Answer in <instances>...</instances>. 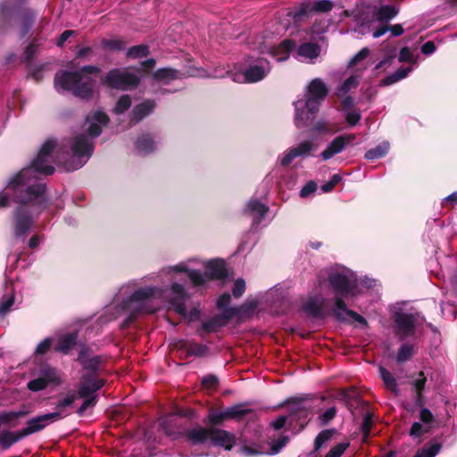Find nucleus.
<instances>
[{
	"mask_svg": "<svg viewBox=\"0 0 457 457\" xmlns=\"http://www.w3.org/2000/svg\"><path fill=\"white\" fill-rule=\"evenodd\" d=\"M108 120L104 112L95 111L87 117L83 133L58 146L54 140L47 139L30 163L8 179L5 191L0 192V208L8 206L11 199L17 204L12 212V232L16 240H25L45 208L46 185L40 181L41 177L53 174L54 164L67 171L84 166L92 155L93 139L101 134Z\"/></svg>",
	"mask_w": 457,
	"mask_h": 457,
	"instance_id": "nucleus-1",
	"label": "nucleus"
},
{
	"mask_svg": "<svg viewBox=\"0 0 457 457\" xmlns=\"http://www.w3.org/2000/svg\"><path fill=\"white\" fill-rule=\"evenodd\" d=\"M169 280L170 284L165 287H143L129 295L130 290L136 287L139 281L133 279L122 285L112 304L106 308V321L127 315L126 321L130 322L137 315L154 313L158 307L153 304L154 300L168 303L176 313L190 322L199 320L198 307H193L188 312L187 311L186 302L189 299V295L185 285L177 279Z\"/></svg>",
	"mask_w": 457,
	"mask_h": 457,
	"instance_id": "nucleus-2",
	"label": "nucleus"
},
{
	"mask_svg": "<svg viewBox=\"0 0 457 457\" xmlns=\"http://www.w3.org/2000/svg\"><path fill=\"white\" fill-rule=\"evenodd\" d=\"M375 286V280L369 278H358L350 269L344 266L330 267L321 270L317 278L316 290L322 295L329 289L335 295L334 306L337 301H350L363 292L364 289Z\"/></svg>",
	"mask_w": 457,
	"mask_h": 457,
	"instance_id": "nucleus-3",
	"label": "nucleus"
},
{
	"mask_svg": "<svg viewBox=\"0 0 457 457\" xmlns=\"http://www.w3.org/2000/svg\"><path fill=\"white\" fill-rule=\"evenodd\" d=\"M179 273H185L193 287H201L212 279L226 277L227 270L225 262L221 259L202 261L194 257L175 265L163 267L158 275L167 277L169 279H176V275Z\"/></svg>",
	"mask_w": 457,
	"mask_h": 457,
	"instance_id": "nucleus-4",
	"label": "nucleus"
},
{
	"mask_svg": "<svg viewBox=\"0 0 457 457\" xmlns=\"http://www.w3.org/2000/svg\"><path fill=\"white\" fill-rule=\"evenodd\" d=\"M98 71L96 66L87 65L74 72H58L54 79V87L59 93L71 91L75 96L88 99L93 95L94 87V80L88 74Z\"/></svg>",
	"mask_w": 457,
	"mask_h": 457,
	"instance_id": "nucleus-5",
	"label": "nucleus"
},
{
	"mask_svg": "<svg viewBox=\"0 0 457 457\" xmlns=\"http://www.w3.org/2000/svg\"><path fill=\"white\" fill-rule=\"evenodd\" d=\"M287 23L279 24L272 32L265 31L254 40L249 42L252 50L260 54H269L277 62L287 61L295 44L291 39H285L277 44L278 37L287 29Z\"/></svg>",
	"mask_w": 457,
	"mask_h": 457,
	"instance_id": "nucleus-6",
	"label": "nucleus"
},
{
	"mask_svg": "<svg viewBox=\"0 0 457 457\" xmlns=\"http://www.w3.org/2000/svg\"><path fill=\"white\" fill-rule=\"evenodd\" d=\"M187 436L193 445H203L210 442L212 445L223 447L226 450H230L235 444L233 434L215 428L197 427L188 430Z\"/></svg>",
	"mask_w": 457,
	"mask_h": 457,
	"instance_id": "nucleus-7",
	"label": "nucleus"
},
{
	"mask_svg": "<svg viewBox=\"0 0 457 457\" xmlns=\"http://www.w3.org/2000/svg\"><path fill=\"white\" fill-rule=\"evenodd\" d=\"M247 67L244 71L230 73V78L237 83H256L262 80L271 71L270 62L263 57L247 56Z\"/></svg>",
	"mask_w": 457,
	"mask_h": 457,
	"instance_id": "nucleus-8",
	"label": "nucleus"
},
{
	"mask_svg": "<svg viewBox=\"0 0 457 457\" xmlns=\"http://www.w3.org/2000/svg\"><path fill=\"white\" fill-rule=\"evenodd\" d=\"M397 13L398 10L392 5H383L378 10L367 7L355 17V31L361 35H367L371 32L374 22L388 21L395 18Z\"/></svg>",
	"mask_w": 457,
	"mask_h": 457,
	"instance_id": "nucleus-9",
	"label": "nucleus"
},
{
	"mask_svg": "<svg viewBox=\"0 0 457 457\" xmlns=\"http://www.w3.org/2000/svg\"><path fill=\"white\" fill-rule=\"evenodd\" d=\"M60 383L61 376L57 370L45 365L38 370L35 378L27 384V387L32 392H38L51 385H59Z\"/></svg>",
	"mask_w": 457,
	"mask_h": 457,
	"instance_id": "nucleus-10",
	"label": "nucleus"
},
{
	"mask_svg": "<svg viewBox=\"0 0 457 457\" xmlns=\"http://www.w3.org/2000/svg\"><path fill=\"white\" fill-rule=\"evenodd\" d=\"M317 150V145L311 140H303L288 149H287L280 156H279V163L287 167L292 162L297 158L305 159L308 157L314 156V153Z\"/></svg>",
	"mask_w": 457,
	"mask_h": 457,
	"instance_id": "nucleus-11",
	"label": "nucleus"
},
{
	"mask_svg": "<svg viewBox=\"0 0 457 457\" xmlns=\"http://www.w3.org/2000/svg\"><path fill=\"white\" fill-rule=\"evenodd\" d=\"M140 78L127 70L113 69L110 71L104 79V83L114 88L129 89L136 87Z\"/></svg>",
	"mask_w": 457,
	"mask_h": 457,
	"instance_id": "nucleus-12",
	"label": "nucleus"
},
{
	"mask_svg": "<svg viewBox=\"0 0 457 457\" xmlns=\"http://www.w3.org/2000/svg\"><path fill=\"white\" fill-rule=\"evenodd\" d=\"M62 419H63V414L62 412H49L35 416L29 419L27 421L26 426L21 429L23 434L22 436L27 437L32 434L39 432L48 425Z\"/></svg>",
	"mask_w": 457,
	"mask_h": 457,
	"instance_id": "nucleus-13",
	"label": "nucleus"
},
{
	"mask_svg": "<svg viewBox=\"0 0 457 457\" xmlns=\"http://www.w3.org/2000/svg\"><path fill=\"white\" fill-rule=\"evenodd\" d=\"M328 92L327 85L320 79H314L307 86L303 100L309 103L311 108L319 109Z\"/></svg>",
	"mask_w": 457,
	"mask_h": 457,
	"instance_id": "nucleus-14",
	"label": "nucleus"
},
{
	"mask_svg": "<svg viewBox=\"0 0 457 457\" xmlns=\"http://www.w3.org/2000/svg\"><path fill=\"white\" fill-rule=\"evenodd\" d=\"M435 418L432 412L428 409L422 407L420 411V420L413 422L410 429V436L413 438L419 439L421 442V437L428 434L434 427Z\"/></svg>",
	"mask_w": 457,
	"mask_h": 457,
	"instance_id": "nucleus-15",
	"label": "nucleus"
},
{
	"mask_svg": "<svg viewBox=\"0 0 457 457\" xmlns=\"http://www.w3.org/2000/svg\"><path fill=\"white\" fill-rule=\"evenodd\" d=\"M354 139L355 136L353 134L337 136L327 145L325 149L320 154L319 157L322 161H328L341 154L347 145L354 141Z\"/></svg>",
	"mask_w": 457,
	"mask_h": 457,
	"instance_id": "nucleus-16",
	"label": "nucleus"
},
{
	"mask_svg": "<svg viewBox=\"0 0 457 457\" xmlns=\"http://www.w3.org/2000/svg\"><path fill=\"white\" fill-rule=\"evenodd\" d=\"M295 125L297 128L308 126L314 119L315 113L319 109L311 108L308 102L303 99L297 100L295 103Z\"/></svg>",
	"mask_w": 457,
	"mask_h": 457,
	"instance_id": "nucleus-17",
	"label": "nucleus"
},
{
	"mask_svg": "<svg viewBox=\"0 0 457 457\" xmlns=\"http://www.w3.org/2000/svg\"><path fill=\"white\" fill-rule=\"evenodd\" d=\"M104 382L94 374H83L80 381V385L78 390V396L81 398H87L89 396H95L94 394L99 390Z\"/></svg>",
	"mask_w": 457,
	"mask_h": 457,
	"instance_id": "nucleus-18",
	"label": "nucleus"
},
{
	"mask_svg": "<svg viewBox=\"0 0 457 457\" xmlns=\"http://www.w3.org/2000/svg\"><path fill=\"white\" fill-rule=\"evenodd\" d=\"M303 311L314 318L324 319L330 312L326 308V300L321 296L310 297L303 305Z\"/></svg>",
	"mask_w": 457,
	"mask_h": 457,
	"instance_id": "nucleus-19",
	"label": "nucleus"
},
{
	"mask_svg": "<svg viewBox=\"0 0 457 457\" xmlns=\"http://www.w3.org/2000/svg\"><path fill=\"white\" fill-rule=\"evenodd\" d=\"M395 321L399 335L402 338H404L413 332L416 318L411 313L397 312Z\"/></svg>",
	"mask_w": 457,
	"mask_h": 457,
	"instance_id": "nucleus-20",
	"label": "nucleus"
},
{
	"mask_svg": "<svg viewBox=\"0 0 457 457\" xmlns=\"http://www.w3.org/2000/svg\"><path fill=\"white\" fill-rule=\"evenodd\" d=\"M332 313L338 320H346L348 318L353 319L362 325H367L366 320L357 312L349 310L346 307V303L344 301L337 300V307L332 308Z\"/></svg>",
	"mask_w": 457,
	"mask_h": 457,
	"instance_id": "nucleus-21",
	"label": "nucleus"
},
{
	"mask_svg": "<svg viewBox=\"0 0 457 457\" xmlns=\"http://www.w3.org/2000/svg\"><path fill=\"white\" fill-rule=\"evenodd\" d=\"M320 53V47L314 43H303L297 48L295 57L301 62H312Z\"/></svg>",
	"mask_w": 457,
	"mask_h": 457,
	"instance_id": "nucleus-22",
	"label": "nucleus"
},
{
	"mask_svg": "<svg viewBox=\"0 0 457 457\" xmlns=\"http://www.w3.org/2000/svg\"><path fill=\"white\" fill-rule=\"evenodd\" d=\"M78 361L83 366L84 370H87V374H94L96 375V371L101 365V358L100 356H90L87 351H81Z\"/></svg>",
	"mask_w": 457,
	"mask_h": 457,
	"instance_id": "nucleus-23",
	"label": "nucleus"
},
{
	"mask_svg": "<svg viewBox=\"0 0 457 457\" xmlns=\"http://www.w3.org/2000/svg\"><path fill=\"white\" fill-rule=\"evenodd\" d=\"M268 211L269 207L256 199H251L245 206V212L253 216L254 223H260Z\"/></svg>",
	"mask_w": 457,
	"mask_h": 457,
	"instance_id": "nucleus-24",
	"label": "nucleus"
},
{
	"mask_svg": "<svg viewBox=\"0 0 457 457\" xmlns=\"http://www.w3.org/2000/svg\"><path fill=\"white\" fill-rule=\"evenodd\" d=\"M353 99L352 97H345L342 100L343 110L345 112V120L350 127L355 126L361 118L359 110L353 109Z\"/></svg>",
	"mask_w": 457,
	"mask_h": 457,
	"instance_id": "nucleus-25",
	"label": "nucleus"
},
{
	"mask_svg": "<svg viewBox=\"0 0 457 457\" xmlns=\"http://www.w3.org/2000/svg\"><path fill=\"white\" fill-rule=\"evenodd\" d=\"M238 414L239 411L237 406L228 408L222 411L211 410L208 415V420L212 425H218L222 423L225 420L236 417Z\"/></svg>",
	"mask_w": 457,
	"mask_h": 457,
	"instance_id": "nucleus-26",
	"label": "nucleus"
},
{
	"mask_svg": "<svg viewBox=\"0 0 457 457\" xmlns=\"http://www.w3.org/2000/svg\"><path fill=\"white\" fill-rule=\"evenodd\" d=\"M15 289L12 283L6 284L5 293L0 300V315L4 316L11 310L14 303Z\"/></svg>",
	"mask_w": 457,
	"mask_h": 457,
	"instance_id": "nucleus-27",
	"label": "nucleus"
},
{
	"mask_svg": "<svg viewBox=\"0 0 457 457\" xmlns=\"http://www.w3.org/2000/svg\"><path fill=\"white\" fill-rule=\"evenodd\" d=\"M154 108V102L151 100L144 101L140 104L134 107L131 114V120L135 123L140 121L142 119L149 115Z\"/></svg>",
	"mask_w": 457,
	"mask_h": 457,
	"instance_id": "nucleus-28",
	"label": "nucleus"
},
{
	"mask_svg": "<svg viewBox=\"0 0 457 457\" xmlns=\"http://www.w3.org/2000/svg\"><path fill=\"white\" fill-rule=\"evenodd\" d=\"M312 12V2H303L287 13L294 22H300Z\"/></svg>",
	"mask_w": 457,
	"mask_h": 457,
	"instance_id": "nucleus-29",
	"label": "nucleus"
},
{
	"mask_svg": "<svg viewBox=\"0 0 457 457\" xmlns=\"http://www.w3.org/2000/svg\"><path fill=\"white\" fill-rule=\"evenodd\" d=\"M21 430L17 431H4L0 434V446L4 449H7L18 441L25 438L22 436Z\"/></svg>",
	"mask_w": 457,
	"mask_h": 457,
	"instance_id": "nucleus-30",
	"label": "nucleus"
},
{
	"mask_svg": "<svg viewBox=\"0 0 457 457\" xmlns=\"http://www.w3.org/2000/svg\"><path fill=\"white\" fill-rule=\"evenodd\" d=\"M153 77L155 80L162 82L163 84H168L170 81L173 79H177L179 78V72L176 70L170 68H161L158 69L154 74Z\"/></svg>",
	"mask_w": 457,
	"mask_h": 457,
	"instance_id": "nucleus-31",
	"label": "nucleus"
},
{
	"mask_svg": "<svg viewBox=\"0 0 457 457\" xmlns=\"http://www.w3.org/2000/svg\"><path fill=\"white\" fill-rule=\"evenodd\" d=\"M360 82V77L358 75H352L337 88V95L342 100L347 96L349 91L353 88L357 87Z\"/></svg>",
	"mask_w": 457,
	"mask_h": 457,
	"instance_id": "nucleus-32",
	"label": "nucleus"
},
{
	"mask_svg": "<svg viewBox=\"0 0 457 457\" xmlns=\"http://www.w3.org/2000/svg\"><path fill=\"white\" fill-rule=\"evenodd\" d=\"M78 395L74 393L67 394L63 398L58 400L55 404V411L54 412H62L63 414V418L70 414L67 411V409L71 407L75 400L77 399Z\"/></svg>",
	"mask_w": 457,
	"mask_h": 457,
	"instance_id": "nucleus-33",
	"label": "nucleus"
},
{
	"mask_svg": "<svg viewBox=\"0 0 457 457\" xmlns=\"http://www.w3.org/2000/svg\"><path fill=\"white\" fill-rule=\"evenodd\" d=\"M136 148L139 154H146L156 148V144L149 135H144L137 138Z\"/></svg>",
	"mask_w": 457,
	"mask_h": 457,
	"instance_id": "nucleus-34",
	"label": "nucleus"
},
{
	"mask_svg": "<svg viewBox=\"0 0 457 457\" xmlns=\"http://www.w3.org/2000/svg\"><path fill=\"white\" fill-rule=\"evenodd\" d=\"M441 448L442 445L440 443L429 442L419 450L413 457H436Z\"/></svg>",
	"mask_w": 457,
	"mask_h": 457,
	"instance_id": "nucleus-35",
	"label": "nucleus"
},
{
	"mask_svg": "<svg viewBox=\"0 0 457 457\" xmlns=\"http://www.w3.org/2000/svg\"><path fill=\"white\" fill-rule=\"evenodd\" d=\"M380 376L384 381L386 387L391 390L395 395H399V388L394 376L385 368H379Z\"/></svg>",
	"mask_w": 457,
	"mask_h": 457,
	"instance_id": "nucleus-36",
	"label": "nucleus"
},
{
	"mask_svg": "<svg viewBox=\"0 0 457 457\" xmlns=\"http://www.w3.org/2000/svg\"><path fill=\"white\" fill-rule=\"evenodd\" d=\"M388 150L389 144L387 142H383L375 148L368 150L365 154V158L370 161L382 158L388 153Z\"/></svg>",
	"mask_w": 457,
	"mask_h": 457,
	"instance_id": "nucleus-37",
	"label": "nucleus"
},
{
	"mask_svg": "<svg viewBox=\"0 0 457 457\" xmlns=\"http://www.w3.org/2000/svg\"><path fill=\"white\" fill-rule=\"evenodd\" d=\"M336 433V429H324L315 438L314 451L318 452L332 439Z\"/></svg>",
	"mask_w": 457,
	"mask_h": 457,
	"instance_id": "nucleus-38",
	"label": "nucleus"
},
{
	"mask_svg": "<svg viewBox=\"0 0 457 457\" xmlns=\"http://www.w3.org/2000/svg\"><path fill=\"white\" fill-rule=\"evenodd\" d=\"M76 336L73 334H68L60 338L56 351L62 353H68L69 351L75 345Z\"/></svg>",
	"mask_w": 457,
	"mask_h": 457,
	"instance_id": "nucleus-39",
	"label": "nucleus"
},
{
	"mask_svg": "<svg viewBox=\"0 0 457 457\" xmlns=\"http://www.w3.org/2000/svg\"><path fill=\"white\" fill-rule=\"evenodd\" d=\"M149 54V47L147 45H138L132 46L127 50L126 55L129 59H139L145 57Z\"/></svg>",
	"mask_w": 457,
	"mask_h": 457,
	"instance_id": "nucleus-40",
	"label": "nucleus"
},
{
	"mask_svg": "<svg viewBox=\"0 0 457 457\" xmlns=\"http://www.w3.org/2000/svg\"><path fill=\"white\" fill-rule=\"evenodd\" d=\"M186 351L187 354L190 356H204L208 352V347L204 345L195 344V343H187L185 344Z\"/></svg>",
	"mask_w": 457,
	"mask_h": 457,
	"instance_id": "nucleus-41",
	"label": "nucleus"
},
{
	"mask_svg": "<svg viewBox=\"0 0 457 457\" xmlns=\"http://www.w3.org/2000/svg\"><path fill=\"white\" fill-rule=\"evenodd\" d=\"M388 30L391 31L395 37L401 36L403 33V29L402 25L395 24V25H392L390 27H382L380 29L374 30L372 32V37L374 38H378L381 36L385 35L386 32Z\"/></svg>",
	"mask_w": 457,
	"mask_h": 457,
	"instance_id": "nucleus-42",
	"label": "nucleus"
},
{
	"mask_svg": "<svg viewBox=\"0 0 457 457\" xmlns=\"http://www.w3.org/2000/svg\"><path fill=\"white\" fill-rule=\"evenodd\" d=\"M224 322L222 319L219 316L212 317L203 323L202 330L206 333H211L216 331V329L220 327H222Z\"/></svg>",
	"mask_w": 457,
	"mask_h": 457,
	"instance_id": "nucleus-43",
	"label": "nucleus"
},
{
	"mask_svg": "<svg viewBox=\"0 0 457 457\" xmlns=\"http://www.w3.org/2000/svg\"><path fill=\"white\" fill-rule=\"evenodd\" d=\"M130 105H131L130 97L128 95H123L119 98V100L114 107V112L117 114L122 113L123 112L128 110L130 107Z\"/></svg>",
	"mask_w": 457,
	"mask_h": 457,
	"instance_id": "nucleus-44",
	"label": "nucleus"
},
{
	"mask_svg": "<svg viewBox=\"0 0 457 457\" xmlns=\"http://www.w3.org/2000/svg\"><path fill=\"white\" fill-rule=\"evenodd\" d=\"M333 4L329 0H317L312 3V12H325L332 9Z\"/></svg>",
	"mask_w": 457,
	"mask_h": 457,
	"instance_id": "nucleus-45",
	"label": "nucleus"
},
{
	"mask_svg": "<svg viewBox=\"0 0 457 457\" xmlns=\"http://www.w3.org/2000/svg\"><path fill=\"white\" fill-rule=\"evenodd\" d=\"M413 354V347L410 345H403L397 353V361L399 362H403L407 361Z\"/></svg>",
	"mask_w": 457,
	"mask_h": 457,
	"instance_id": "nucleus-46",
	"label": "nucleus"
},
{
	"mask_svg": "<svg viewBox=\"0 0 457 457\" xmlns=\"http://www.w3.org/2000/svg\"><path fill=\"white\" fill-rule=\"evenodd\" d=\"M349 445L350 444L347 442L340 443L332 447L325 457H341Z\"/></svg>",
	"mask_w": 457,
	"mask_h": 457,
	"instance_id": "nucleus-47",
	"label": "nucleus"
},
{
	"mask_svg": "<svg viewBox=\"0 0 457 457\" xmlns=\"http://www.w3.org/2000/svg\"><path fill=\"white\" fill-rule=\"evenodd\" d=\"M102 46L109 50H121L124 48V43L120 39H104Z\"/></svg>",
	"mask_w": 457,
	"mask_h": 457,
	"instance_id": "nucleus-48",
	"label": "nucleus"
},
{
	"mask_svg": "<svg viewBox=\"0 0 457 457\" xmlns=\"http://www.w3.org/2000/svg\"><path fill=\"white\" fill-rule=\"evenodd\" d=\"M370 54V49L367 47L362 48L359 51L349 62V66H355L361 61L366 59Z\"/></svg>",
	"mask_w": 457,
	"mask_h": 457,
	"instance_id": "nucleus-49",
	"label": "nucleus"
},
{
	"mask_svg": "<svg viewBox=\"0 0 457 457\" xmlns=\"http://www.w3.org/2000/svg\"><path fill=\"white\" fill-rule=\"evenodd\" d=\"M317 190V184L314 181H309L306 183L303 188L300 190V196L302 198H306L312 195Z\"/></svg>",
	"mask_w": 457,
	"mask_h": 457,
	"instance_id": "nucleus-50",
	"label": "nucleus"
},
{
	"mask_svg": "<svg viewBox=\"0 0 457 457\" xmlns=\"http://www.w3.org/2000/svg\"><path fill=\"white\" fill-rule=\"evenodd\" d=\"M416 57L412 54L411 50L408 47H403L400 51L399 54V62H407L410 63L416 62Z\"/></svg>",
	"mask_w": 457,
	"mask_h": 457,
	"instance_id": "nucleus-51",
	"label": "nucleus"
},
{
	"mask_svg": "<svg viewBox=\"0 0 457 457\" xmlns=\"http://www.w3.org/2000/svg\"><path fill=\"white\" fill-rule=\"evenodd\" d=\"M371 427H372L371 416H370V414L366 413L364 418H363L362 424H361V431H362V435H363V438L364 439L368 438V436L370 435V429H371Z\"/></svg>",
	"mask_w": 457,
	"mask_h": 457,
	"instance_id": "nucleus-52",
	"label": "nucleus"
},
{
	"mask_svg": "<svg viewBox=\"0 0 457 457\" xmlns=\"http://www.w3.org/2000/svg\"><path fill=\"white\" fill-rule=\"evenodd\" d=\"M245 290V282L243 278H237L233 286L232 294L235 297H240Z\"/></svg>",
	"mask_w": 457,
	"mask_h": 457,
	"instance_id": "nucleus-53",
	"label": "nucleus"
},
{
	"mask_svg": "<svg viewBox=\"0 0 457 457\" xmlns=\"http://www.w3.org/2000/svg\"><path fill=\"white\" fill-rule=\"evenodd\" d=\"M427 378L423 372H420L419 377L412 381V386H414L416 393H422V390L425 387Z\"/></svg>",
	"mask_w": 457,
	"mask_h": 457,
	"instance_id": "nucleus-54",
	"label": "nucleus"
},
{
	"mask_svg": "<svg viewBox=\"0 0 457 457\" xmlns=\"http://www.w3.org/2000/svg\"><path fill=\"white\" fill-rule=\"evenodd\" d=\"M52 339L47 337L42 340L37 346L35 353L37 354H44L46 353L51 346Z\"/></svg>",
	"mask_w": 457,
	"mask_h": 457,
	"instance_id": "nucleus-55",
	"label": "nucleus"
},
{
	"mask_svg": "<svg viewBox=\"0 0 457 457\" xmlns=\"http://www.w3.org/2000/svg\"><path fill=\"white\" fill-rule=\"evenodd\" d=\"M336 408L333 406V407H330L328 408V410H326L320 416V422L321 424L325 425L327 424L328 422H329L336 415Z\"/></svg>",
	"mask_w": 457,
	"mask_h": 457,
	"instance_id": "nucleus-56",
	"label": "nucleus"
},
{
	"mask_svg": "<svg viewBox=\"0 0 457 457\" xmlns=\"http://www.w3.org/2000/svg\"><path fill=\"white\" fill-rule=\"evenodd\" d=\"M96 403V396H89V397H87L85 398V401L83 402V403L81 404V406L79 407V409L78 410V413L79 415H82L85 411L89 407V406H92V405H95Z\"/></svg>",
	"mask_w": 457,
	"mask_h": 457,
	"instance_id": "nucleus-57",
	"label": "nucleus"
},
{
	"mask_svg": "<svg viewBox=\"0 0 457 457\" xmlns=\"http://www.w3.org/2000/svg\"><path fill=\"white\" fill-rule=\"evenodd\" d=\"M96 403V396H89V397H87L85 398V401L83 402V403L81 404V406L79 407V409L78 410V413L79 415H82L85 411L89 407V406H92V405H95Z\"/></svg>",
	"mask_w": 457,
	"mask_h": 457,
	"instance_id": "nucleus-58",
	"label": "nucleus"
},
{
	"mask_svg": "<svg viewBox=\"0 0 457 457\" xmlns=\"http://www.w3.org/2000/svg\"><path fill=\"white\" fill-rule=\"evenodd\" d=\"M96 403V396H89V397H87L85 398V401L83 402V403L81 404V406L79 407V409L78 410V413L79 415H82L85 411L89 407V406H92V405H95Z\"/></svg>",
	"mask_w": 457,
	"mask_h": 457,
	"instance_id": "nucleus-59",
	"label": "nucleus"
},
{
	"mask_svg": "<svg viewBox=\"0 0 457 457\" xmlns=\"http://www.w3.org/2000/svg\"><path fill=\"white\" fill-rule=\"evenodd\" d=\"M203 385L206 388H212L218 385V378L212 375L206 376L203 378Z\"/></svg>",
	"mask_w": 457,
	"mask_h": 457,
	"instance_id": "nucleus-60",
	"label": "nucleus"
},
{
	"mask_svg": "<svg viewBox=\"0 0 457 457\" xmlns=\"http://www.w3.org/2000/svg\"><path fill=\"white\" fill-rule=\"evenodd\" d=\"M436 51V46L434 42L428 41L421 46L422 54L428 55L433 54Z\"/></svg>",
	"mask_w": 457,
	"mask_h": 457,
	"instance_id": "nucleus-61",
	"label": "nucleus"
},
{
	"mask_svg": "<svg viewBox=\"0 0 457 457\" xmlns=\"http://www.w3.org/2000/svg\"><path fill=\"white\" fill-rule=\"evenodd\" d=\"M230 302V295L228 293L223 294L218 299L217 304L220 309H225Z\"/></svg>",
	"mask_w": 457,
	"mask_h": 457,
	"instance_id": "nucleus-62",
	"label": "nucleus"
},
{
	"mask_svg": "<svg viewBox=\"0 0 457 457\" xmlns=\"http://www.w3.org/2000/svg\"><path fill=\"white\" fill-rule=\"evenodd\" d=\"M74 34V30H65L64 32H62L58 38L57 46H62Z\"/></svg>",
	"mask_w": 457,
	"mask_h": 457,
	"instance_id": "nucleus-63",
	"label": "nucleus"
},
{
	"mask_svg": "<svg viewBox=\"0 0 457 457\" xmlns=\"http://www.w3.org/2000/svg\"><path fill=\"white\" fill-rule=\"evenodd\" d=\"M287 422V417L286 416H279L275 420H273L270 425L275 430H278L282 428Z\"/></svg>",
	"mask_w": 457,
	"mask_h": 457,
	"instance_id": "nucleus-64",
	"label": "nucleus"
}]
</instances>
